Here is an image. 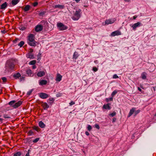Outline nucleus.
<instances>
[{"label":"nucleus","instance_id":"6","mask_svg":"<svg viewBox=\"0 0 156 156\" xmlns=\"http://www.w3.org/2000/svg\"><path fill=\"white\" fill-rule=\"evenodd\" d=\"M13 77L16 79H17L20 78V81H22L24 80L23 78V77H21V75L20 73H15L13 75Z\"/></svg>","mask_w":156,"mask_h":156},{"label":"nucleus","instance_id":"14","mask_svg":"<svg viewBox=\"0 0 156 156\" xmlns=\"http://www.w3.org/2000/svg\"><path fill=\"white\" fill-rule=\"evenodd\" d=\"M26 56L27 58H30V59H33L34 58V55L30 52H28L26 55Z\"/></svg>","mask_w":156,"mask_h":156},{"label":"nucleus","instance_id":"49","mask_svg":"<svg viewBox=\"0 0 156 156\" xmlns=\"http://www.w3.org/2000/svg\"><path fill=\"white\" fill-rule=\"evenodd\" d=\"M32 92V90H30V91H28L27 93V94L28 95H30L31 94Z\"/></svg>","mask_w":156,"mask_h":156},{"label":"nucleus","instance_id":"1","mask_svg":"<svg viewBox=\"0 0 156 156\" xmlns=\"http://www.w3.org/2000/svg\"><path fill=\"white\" fill-rule=\"evenodd\" d=\"M27 43L30 46H35L36 45L35 37L33 34H30L27 37Z\"/></svg>","mask_w":156,"mask_h":156},{"label":"nucleus","instance_id":"18","mask_svg":"<svg viewBox=\"0 0 156 156\" xmlns=\"http://www.w3.org/2000/svg\"><path fill=\"white\" fill-rule=\"evenodd\" d=\"M47 83V81L46 80H42L39 82V84L41 85H46Z\"/></svg>","mask_w":156,"mask_h":156},{"label":"nucleus","instance_id":"62","mask_svg":"<svg viewBox=\"0 0 156 156\" xmlns=\"http://www.w3.org/2000/svg\"><path fill=\"white\" fill-rule=\"evenodd\" d=\"M115 119H113V121H115Z\"/></svg>","mask_w":156,"mask_h":156},{"label":"nucleus","instance_id":"32","mask_svg":"<svg viewBox=\"0 0 156 156\" xmlns=\"http://www.w3.org/2000/svg\"><path fill=\"white\" fill-rule=\"evenodd\" d=\"M24 43L23 41H21L20 43L18 44V46H20V47H22L24 44Z\"/></svg>","mask_w":156,"mask_h":156},{"label":"nucleus","instance_id":"41","mask_svg":"<svg viewBox=\"0 0 156 156\" xmlns=\"http://www.w3.org/2000/svg\"><path fill=\"white\" fill-rule=\"evenodd\" d=\"M98 68L96 67H93V70L94 71V72H96L97 71H98Z\"/></svg>","mask_w":156,"mask_h":156},{"label":"nucleus","instance_id":"13","mask_svg":"<svg viewBox=\"0 0 156 156\" xmlns=\"http://www.w3.org/2000/svg\"><path fill=\"white\" fill-rule=\"evenodd\" d=\"M45 75V72L44 71H40L37 73V76L38 77H42Z\"/></svg>","mask_w":156,"mask_h":156},{"label":"nucleus","instance_id":"44","mask_svg":"<svg viewBox=\"0 0 156 156\" xmlns=\"http://www.w3.org/2000/svg\"><path fill=\"white\" fill-rule=\"evenodd\" d=\"M38 4V3L37 2H34V3H33V5L34 6V7H35L36 6H37V5Z\"/></svg>","mask_w":156,"mask_h":156},{"label":"nucleus","instance_id":"29","mask_svg":"<svg viewBox=\"0 0 156 156\" xmlns=\"http://www.w3.org/2000/svg\"><path fill=\"white\" fill-rule=\"evenodd\" d=\"M36 61L35 60H32L29 63V64L30 65H34L36 63Z\"/></svg>","mask_w":156,"mask_h":156},{"label":"nucleus","instance_id":"60","mask_svg":"<svg viewBox=\"0 0 156 156\" xmlns=\"http://www.w3.org/2000/svg\"><path fill=\"white\" fill-rule=\"evenodd\" d=\"M80 0H75V1H76V2L77 3L78 2H79L80 1Z\"/></svg>","mask_w":156,"mask_h":156},{"label":"nucleus","instance_id":"9","mask_svg":"<svg viewBox=\"0 0 156 156\" xmlns=\"http://www.w3.org/2000/svg\"><path fill=\"white\" fill-rule=\"evenodd\" d=\"M141 26H142V25L141 23L140 22H138L133 25L131 26V27L133 28L134 30H135L137 27H139Z\"/></svg>","mask_w":156,"mask_h":156},{"label":"nucleus","instance_id":"4","mask_svg":"<svg viewBox=\"0 0 156 156\" xmlns=\"http://www.w3.org/2000/svg\"><path fill=\"white\" fill-rule=\"evenodd\" d=\"M57 27L60 30L63 31L66 30L67 27L61 23H57Z\"/></svg>","mask_w":156,"mask_h":156},{"label":"nucleus","instance_id":"28","mask_svg":"<svg viewBox=\"0 0 156 156\" xmlns=\"http://www.w3.org/2000/svg\"><path fill=\"white\" fill-rule=\"evenodd\" d=\"M64 6L61 5H55L54 6L55 8H59L61 9H63V8Z\"/></svg>","mask_w":156,"mask_h":156},{"label":"nucleus","instance_id":"17","mask_svg":"<svg viewBox=\"0 0 156 156\" xmlns=\"http://www.w3.org/2000/svg\"><path fill=\"white\" fill-rule=\"evenodd\" d=\"M103 108L105 109H108L110 110L111 109V107L109 106V104H107L106 105H104L103 106Z\"/></svg>","mask_w":156,"mask_h":156},{"label":"nucleus","instance_id":"58","mask_svg":"<svg viewBox=\"0 0 156 156\" xmlns=\"http://www.w3.org/2000/svg\"><path fill=\"white\" fill-rule=\"evenodd\" d=\"M113 98L112 97H111V98H110L109 99V100L110 101H112V100H113Z\"/></svg>","mask_w":156,"mask_h":156},{"label":"nucleus","instance_id":"36","mask_svg":"<svg viewBox=\"0 0 156 156\" xmlns=\"http://www.w3.org/2000/svg\"><path fill=\"white\" fill-rule=\"evenodd\" d=\"M87 129L88 131H90L92 129L91 126L90 125H88L87 126Z\"/></svg>","mask_w":156,"mask_h":156},{"label":"nucleus","instance_id":"7","mask_svg":"<svg viewBox=\"0 0 156 156\" xmlns=\"http://www.w3.org/2000/svg\"><path fill=\"white\" fill-rule=\"evenodd\" d=\"M122 34L121 33L119 30H117L114 32H112L110 35L112 37H114L115 36H118L121 35Z\"/></svg>","mask_w":156,"mask_h":156},{"label":"nucleus","instance_id":"43","mask_svg":"<svg viewBox=\"0 0 156 156\" xmlns=\"http://www.w3.org/2000/svg\"><path fill=\"white\" fill-rule=\"evenodd\" d=\"M95 127L96 128H97L98 129H99L100 128V127L99 125L97 124H96L95 125Z\"/></svg>","mask_w":156,"mask_h":156},{"label":"nucleus","instance_id":"25","mask_svg":"<svg viewBox=\"0 0 156 156\" xmlns=\"http://www.w3.org/2000/svg\"><path fill=\"white\" fill-rule=\"evenodd\" d=\"M30 6L29 5H27L24 8V10L25 12L28 11L30 9Z\"/></svg>","mask_w":156,"mask_h":156},{"label":"nucleus","instance_id":"21","mask_svg":"<svg viewBox=\"0 0 156 156\" xmlns=\"http://www.w3.org/2000/svg\"><path fill=\"white\" fill-rule=\"evenodd\" d=\"M147 74L145 72H144L141 74V77L142 79L145 80L146 78V75Z\"/></svg>","mask_w":156,"mask_h":156},{"label":"nucleus","instance_id":"11","mask_svg":"<svg viewBox=\"0 0 156 156\" xmlns=\"http://www.w3.org/2000/svg\"><path fill=\"white\" fill-rule=\"evenodd\" d=\"M22 103V101H19L17 102L16 103L13 105L12 107L14 108H16L20 106Z\"/></svg>","mask_w":156,"mask_h":156},{"label":"nucleus","instance_id":"15","mask_svg":"<svg viewBox=\"0 0 156 156\" xmlns=\"http://www.w3.org/2000/svg\"><path fill=\"white\" fill-rule=\"evenodd\" d=\"M135 108H133L130 110L128 116V117H130L133 113L135 111Z\"/></svg>","mask_w":156,"mask_h":156},{"label":"nucleus","instance_id":"38","mask_svg":"<svg viewBox=\"0 0 156 156\" xmlns=\"http://www.w3.org/2000/svg\"><path fill=\"white\" fill-rule=\"evenodd\" d=\"M116 115V112H113V113L110 114L109 115L112 117H113L115 116Z\"/></svg>","mask_w":156,"mask_h":156},{"label":"nucleus","instance_id":"55","mask_svg":"<svg viewBox=\"0 0 156 156\" xmlns=\"http://www.w3.org/2000/svg\"><path fill=\"white\" fill-rule=\"evenodd\" d=\"M137 17V16H133V19L135 20V19Z\"/></svg>","mask_w":156,"mask_h":156},{"label":"nucleus","instance_id":"23","mask_svg":"<svg viewBox=\"0 0 156 156\" xmlns=\"http://www.w3.org/2000/svg\"><path fill=\"white\" fill-rule=\"evenodd\" d=\"M19 2V0H12V3L13 5H16Z\"/></svg>","mask_w":156,"mask_h":156},{"label":"nucleus","instance_id":"53","mask_svg":"<svg viewBox=\"0 0 156 156\" xmlns=\"http://www.w3.org/2000/svg\"><path fill=\"white\" fill-rule=\"evenodd\" d=\"M3 119H2L0 118V123H2Z\"/></svg>","mask_w":156,"mask_h":156},{"label":"nucleus","instance_id":"24","mask_svg":"<svg viewBox=\"0 0 156 156\" xmlns=\"http://www.w3.org/2000/svg\"><path fill=\"white\" fill-rule=\"evenodd\" d=\"M26 73L29 76H31L32 74V71L30 69L27 70L26 71Z\"/></svg>","mask_w":156,"mask_h":156},{"label":"nucleus","instance_id":"46","mask_svg":"<svg viewBox=\"0 0 156 156\" xmlns=\"http://www.w3.org/2000/svg\"><path fill=\"white\" fill-rule=\"evenodd\" d=\"M140 112V110H138L135 112V115H136L138 113H139Z\"/></svg>","mask_w":156,"mask_h":156},{"label":"nucleus","instance_id":"39","mask_svg":"<svg viewBox=\"0 0 156 156\" xmlns=\"http://www.w3.org/2000/svg\"><path fill=\"white\" fill-rule=\"evenodd\" d=\"M4 117L6 119V118H9L10 117L7 114H4L3 115Z\"/></svg>","mask_w":156,"mask_h":156},{"label":"nucleus","instance_id":"48","mask_svg":"<svg viewBox=\"0 0 156 156\" xmlns=\"http://www.w3.org/2000/svg\"><path fill=\"white\" fill-rule=\"evenodd\" d=\"M75 104V102L73 101H72L71 102L69 103V104L70 105H73Z\"/></svg>","mask_w":156,"mask_h":156},{"label":"nucleus","instance_id":"54","mask_svg":"<svg viewBox=\"0 0 156 156\" xmlns=\"http://www.w3.org/2000/svg\"><path fill=\"white\" fill-rule=\"evenodd\" d=\"M18 40V39H16L15 40H14L13 41V42L14 43H16V41H17Z\"/></svg>","mask_w":156,"mask_h":156},{"label":"nucleus","instance_id":"12","mask_svg":"<svg viewBox=\"0 0 156 156\" xmlns=\"http://www.w3.org/2000/svg\"><path fill=\"white\" fill-rule=\"evenodd\" d=\"M62 76L59 73H57L55 78V80L56 81L59 82H60L62 80Z\"/></svg>","mask_w":156,"mask_h":156},{"label":"nucleus","instance_id":"3","mask_svg":"<svg viewBox=\"0 0 156 156\" xmlns=\"http://www.w3.org/2000/svg\"><path fill=\"white\" fill-rule=\"evenodd\" d=\"M81 13L82 10L81 9H77L72 17V19L74 20H77L80 17Z\"/></svg>","mask_w":156,"mask_h":156},{"label":"nucleus","instance_id":"56","mask_svg":"<svg viewBox=\"0 0 156 156\" xmlns=\"http://www.w3.org/2000/svg\"><path fill=\"white\" fill-rule=\"evenodd\" d=\"M36 68V66L35 65H34L33 66L32 68L33 69H35Z\"/></svg>","mask_w":156,"mask_h":156},{"label":"nucleus","instance_id":"5","mask_svg":"<svg viewBox=\"0 0 156 156\" xmlns=\"http://www.w3.org/2000/svg\"><path fill=\"white\" fill-rule=\"evenodd\" d=\"M116 20L115 18L106 20L105 21V24H103V25L105 26L106 25H108L109 24H112L115 22Z\"/></svg>","mask_w":156,"mask_h":156},{"label":"nucleus","instance_id":"35","mask_svg":"<svg viewBox=\"0 0 156 156\" xmlns=\"http://www.w3.org/2000/svg\"><path fill=\"white\" fill-rule=\"evenodd\" d=\"M2 79L3 80V83H5L7 81V79L5 77H2Z\"/></svg>","mask_w":156,"mask_h":156},{"label":"nucleus","instance_id":"61","mask_svg":"<svg viewBox=\"0 0 156 156\" xmlns=\"http://www.w3.org/2000/svg\"><path fill=\"white\" fill-rule=\"evenodd\" d=\"M44 22H45V21H44V20H43V21H41V23H44Z\"/></svg>","mask_w":156,"mask_h":156},{"label":"nucleus","instance_id":"19","mask_svg":"<svg viewBox=\"0 0 156 156\" xmlns=\"http://www.w3.org/2000/svg\"><path fill=\"white\" fill-rule=\"evenodd\" d=\"M7 3L6 2H5L1 5V9H4L7 7Z\"/></svg>","mask_w":156,"mask_h":156},{"label":"nucleus","instance_id":"52","mask_svg":"<svg viewBox=\"0 0 156 156\" xmlns=\"http://www.w3.org/2000/svg\"><path fill=\"white\" fill-rule=\"evenodd\" d=\"M85 133L87 136H88L89 135V133L87 131H86Z\"/></svg>","mask_w":156,"mask_h":156},{"label":"nucleus","instance_id":"42","mask_svg":"<svg viewBox=\"0 0 156 156\" xmlns=\"http://www.w3.org/2000/svg\"><path fill=\"white\" fill-rule=\"evenodd\" d=\"M113 78L116 79V78H118L119 77L116 74H114L113 76Z\"/></svg>","mask_w":156,"mask_h":156},{"label":"nucleus","instance_id":"47","mask_svg":"<svg viewBox=\"0 0 156 156\" xmlns=\"http://www.w3.org/2000/svg\"><path fill=\"white\" fill-rule=\"evenodd\" d=\"M34 51V50L32 48H30L29 49V52L31 53L33 52Z\"/></svg>","mask_w":156,"mask_h":156},{"label":"nucleus","instance_id":"59","mask_svg":"<svg viewBox=\"0 0 156 156\" xmlns=\"http://www.w3.org/2000/svg\"><path fill=\"white\" fill-rule=\"evenodd\" d=\"M124 1L126 2H129L130 1V0H124Z\"/></svg>","mask_w":156,"mask_h":156},{"label":"nucleus","instance_id":"34","mask_svg":"<svg viewBox=\"0 0 156 156\" xmlns=\"http://www.w3.org/2000/svg\"><path fill=\"white\" fill-rule=\"evenodd\" d=\"M29 136H31L34 134V132L32 130H30L28 133Z\"/></svg>","mask_w":156,"mask_h":156},{"label":"nucleus","instance_id":"51","mask_svg":"<svg viewBox=\"0 0 156 156\" xmlns=\"http://www.w3.org/2000/svg\"><path fill=\"white\" fill-rule=\"evenodd\" d=\"M1 32L3 34H5L6 32V31L5 30H2Z\"/></svg>","mask_w":156,"mask_h":156},{"label":"nucleus","instance_id":"40","mask_svg":"<svg viewBox=\"0 0 156 156\" xmlns=\"http://www.w3.org/2000/svg\"><path fill=\"white\" fill-rule=\"evenodd\" d=\"M48 100L50 101V102H52L54 101V99L53 98H50Z\"/></svg>","mask_w":156,"mask_h":156},{"label":"nucleus","instance_id":"45","mask_svg":"<svg viewBox=\"0 0 156 156\" xmlns=\"http://www.w3.org/2000/svg\"><path fill=\"white\" fill-rule=\"evenodd\" d=\"M20 30H25L26 29V27H22L20 28Z\"/></svg>","mask_w":156,"mask_h":156},{"label":"nucleus","instance_id":"57","mask_svg":"<svg viewBox=\"0 0 156 156\" xmlns=\"http://www.w3.org/2000/svg\"><path fill=\"white\" fill-rule=\"evenodd\" d=\"M138 90L140 91H142V90L139 87H138Z\"/></svg>","mask_w":156,"mask_h":156},{"label":"nucleus","instance_id":"30","mask_svg":"<svg viewBox=\"0 0 156 156\" xmlns=\"http://www.w3.org/2000/svg\"><path fill=\"white\" fill-rule=\"evenodd\" d=\"M118 91L116 90H114L112 93L111 94V96L112 97H113L114 95L117 93Z\"/></svg>","mask_w":156,"mask_h":156},{"label":"nucleus","instance_id":"20","mask_svg":"<svg viewBox=\"0 0 156 156\" xmlns=\"http://www.w3.org/2000/svg\"><path fill=\"white\" fill-rule=\"evenodd\" d=\"M39 126L40 127L42 128H44L45 127V125L42 121H41L39 122Z\"/></svg>","mask_w":156,"mask_h":156},{"label":"nucleus","instance_id":"33","mask_svg":"<svg viewBox=\"0 0 156 156\" xmlns=\"http://www.w3.org/2000/svg\"><path fill=\"white\" fill-rule=\"evenodd\" d=\"M41 54L39 52L37 55V60H40L41 59Z\"/></svg>","mask_w":156,"mask_h":156},{"label":"nucleus","instance_id":"2","mask_svg":"<svg viewBox=\"0 0 156 156\" xmlns=\"http://www.w3.org/2000/svg\"><path fill=\"white\" fill-rule=\"evenodd\" d=\"M15 66L14 61L10 59L7 61L6 64V69L8 71H10L13 69Z\"/></svg>","mask_w":156,"mask_h":156},{"label":"nucleus","instance_id":"50","mask_svg":"<svg viewBox=\"0 0 156 156\" xmlns=\"http://www.w3.org/2000/svg\"><path fill=\"white\" fill-rule=\"evenodd\" d=\"M29 150H28V152L26 154L25 156H30L29 155Z\"/></svg>","mask_w":156,"mask_h":156},{"label":"nucleus","instance_id":"22","mask_svg":"<svg viewBox=\"0 0 156 156\" xmlns=\"http://www.w3.org/2000/svg\"><path fill=\"white\" fill-rule=\"evenodd\" d=\"M79 56L78 53L77 52H75L74 53L73 56V58L74 59H76Z\"/></svg>","mask_w":156,"mask_h":156},{"label":"nucleus","instance_id":"16","mask_svg":"<svg viewBox=\"0 0 156 156\" xmlns=\"http://www.w3.org/2000/svg\"><path fill=\"white\" fill-rule=\"evenodd\" d=\"M42 106L44 110L47 109L49 107V106L46 102L43 103L42 104Z\"/></svg>","mask_w":156,"mask_h":156},{"label":"nucleus","instance_id":"8","mask_svg":"<svg viewBox=\"0 0 156 156\" xmlns=\"http://www.w3.org/2000/svg\"><path fill=\"white\" fill-rule=\"evenodd\" d=\"M39 96L40 98L42 99H46L49 97L48 95L44 93H40L39 94Z\"/></svg>","mask_w":156,"mask_h":156},{"label":"nucleus","instance_id":"10","mask_svg":"<svg viewBox=\"0 0 156 156\" xmlns=\"http://www.w3.org/2000/svg\"><path fill=\"white\" fill-rule=\"evenodd\" d=\"M43 29V26L41 24L37 25L35 27V30L36 32L41 31Z\"/></svg>","mask_w":156,"mask_h":156},{"label":"nucleus","instance_id":"37","mask_svg":"<svg viewBox=\"0 0 156 156\" xmlns=\"http://www.w3.org/2000/svg\"><path fill=\"white\" fill-rule=\"evenodd\" d=\"M39 138H36L33 140V142L34 143H36L39 141Z\"/></svg>","mask_w":156,"mask_h":156},{"label":"nucleus","instance_id":"26","mask_svg":"<svg viewBox=\"0 0 156 156\" xmlns=\"http://www.w3.org/2000/svg\"><path fill=\"white\" fill-rule=\"evenodd\" d=\"M22 153L18 151L14 154L13 156H21Z\"/></svg>","mask_w":156,"mask_h":156},{"label":"nucleus","instance_id":"63","mask_svg":"<svg viewBox=\"0 0 156 156\" xmlns=\"http://www.w3.org/2000/svg\"><path fill=\"white\" fill-rule=\"evenodd\" d=\"M1 116L0 115V117Z\"/></svg>","mask_w":156,"mask_h":156},{"label":"nucleus","instance_id":"27","mask_svg":"<svg viewBox=\"0 0 156 156\" xmlns=\"http://www.w3.org/2000/svg\"><path fill=\"white\" fill-rule=\"evenodd\" d=\"M33 128L38 132H39L40 130V128L38 126H34L33 127Z\"/></svg>","mask_w":156,"mask_h":156},{"label":"nucleus","instance_id":"31","mask_svg":"<svg viewBox=\"0 0 156 156\" xmlns=\"http://www.w3.org/2000/svg\"><path fill=\"white\" fill-rule=\"evenodd\" d=\"M16 102V101L14 100L12 101L9 102V105H12V106Z\"/></svg>","mask_w":156,"mask_h":156}]
</instances>
